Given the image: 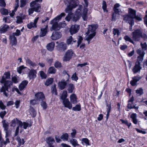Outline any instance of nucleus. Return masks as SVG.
<instances>
[{
    "instance_id": "40",
    "label": "nucleus",
    "mask_w": 147,
    "mask_h": 147,
    "mask_svg": "<svg viewBox=\"0 0 147 147\" xmlns=\"http://www.w3.org/2000/svg\"><path fill=\"white\" fill-rule=\"evenodd\" d=\"M51 90L52 91V93L55 95H57V91L56 89V86L55 84H54L51 87Z\"/></svg>"
},
{
    "instance_id": "51",
    "label": "nucleus",
    "mask_w": 147,
    "mask_h": 147,
    "mask_svg": "<svg viewBox=\"0 0 147 147\" xmlns=\"http://www.w3.org/2000/svg\"><path fill=\"white\" fill-rule=\"evenodd\" d=\"M18 120L17 118L14 119L12 120L11 121V126L14 127L16 123L17 124Z\"/></svg>"
},
{
    "instance_id": "4",
    "label": "nucleus",
    "mask_w": 147,
    "mask_h": 147,
    "mask_svg": "<svg viewBox=\"0 0 147 147\" xmlns=\"http://www.w3.org/2000/svg\"><path fill=\"white\" fill-rule=\"evenodd\" d=\"M77 0H72L67 5V7L65 9V11L66 13L68 14H72L71 11L73 8H75L78 5V3Z\"/></svg>"
},
{
    "instance_id": "26",
    "label": "nucleus",
    "mask_w": 147,
    "mask_h": 147,
    "mask_svg": "<svg viewBox=\"0 0 147 147\" xmlns=\"http://www.w3.org/2000/svg\"><path fill=\"white\" fill-rule=\"evenodd\" d=\"M58 47L60 49L63 51L66 50L67 48L66 44L63 42L59 43L58 45Z\"/></svg>"
},
{
    "instance_id": "64",
    "label": "nucleus",
    "mask_w": 147,
    "mask_h": 147,
    "mask_svg": "<svg viewBox=\"0 0 147 147\" xmlns=\"http://www.w3.org/2000/svg\"><path fill=\"white\" fill-rule=\"evenodd\" d=\"M16 3L15 6V11H16L18 7L19 6V0H15Z\"/></svg>"
},
{
    "instance_id": "25",
    "label": "nucleus",
    "mask_w": 147,
    "mask_h": 147,
    "mask_svg": "<svg viewBox=\"0 0 147 147\" xmlns=\"http://www.w3.org/2000/svg\"><path fill=\"white\" fill-rule=\"evenodd\" d=\"M128 14H127V15H129V16L134 18V17H135L136 15V11L131 8H128Z\"/></svg>"
},
{
    "instance_id": "13",
    "label": "nucleus",
    "mask_w": 147,
    "mask_h": 147,
    "mask_svg": "<svg viewBox=\"0 0 147 147\" xmlns=\"http://www.w3.org/2000/svg\"><path fill=\"white\" fill-rule=\"evenodd\" d=\"M124 20L127 23L129 24H132L134 23L133 18L129 16V15H125L123 16Z\"/></svg>"
},
{
    "instance_id": "37",
    "label": "nucleus",
    "mask_w": 147,
    "mask_h": 147,
    "mask_svg": "<svg viewBox=\"0 0 147 147\" xmlns=\"http://www.w3.org/2000/svg\"><path fill=\"white\" fill-rule=\"evenodd\" d=\"M120 6L119 3H117L115 4L114 6L113 10L114 12H121V11L119 10V9L118 8Z\"/></svg>"
},
{
    "instance_id": "15",
    "label": "nucleus",
    "mask_w": 147,
    "mask_h": 147,
    "mask_svg": "<svg viewBox=\"0 0 147 147\" xmlns=\"http://www.w3.org/2000/svg\"><path fill=\"white\" fill-rule=\"evenodd\" d=\"M48 29V25L47 24L41 28L40 33V37H43L46 35Z\"/></svg>"
},
{
    "instance_id": "2",
    "label": "nucleus",
    "mask_w": 147,
    "mask_h": 147,
    "mask_svg": "<svg viewBox=\"0 0 147 147\" xmlns=\"http://www.w3.org/2000/svg\"><path fill=\"white\" fill-rule=\"evenodd\" d=\"M65 14L64 13H62L61 14L57 16L54 19L52 20L50 22V24H52L51 27L50 28L51 31L53 30H60L61 27H65L66 24L64 23H60L58 24V22L64 16Z\"/></svg>"
},
{
    "instance_id": "5",
    "label": "nucleus",
    "mask_w": 147,
    "mask_h": 147,
    "mask_svg": "<svg viewBox=\"0 0 147 147\" xmlns=\"http://www.w3.org/2000/svg\"><path fill=\"white\" fill-rule=\"evenodd\" d=\"M133 39L136 41H139L143 35L142 32L139 30H136L132 32Z\"/></svg>"
},
{
    "instance_id": "32",
    "label": "nucleus",
    "mask_w": 147,
    "mask_h": 147,
    "mask_svg": "<svg viewBox=\"0 0 147 147\" xmlns=\"http://www.w3.org/2000/svg\"><path fill=\"white\" fill-rule=\"evenodd\" d=\"M120 12L114 13L112 15V20L113 21H115L116 20L119 18V14Z\"/></svg>"
},
{
    "instance_id": "63",
    "label": "nucleus",
    "mask_w": 147,
    "mask_h": 147,
    "mask_svg": "<svg viewBox=\"0 0 147 147\" xmlns=\"http://www.w3.org/2000/svg\"><path fill=\"white\" fill-rule=\"evenodd\" d=\"M102 8L103 10L104 11H107V6L106 4V2L105 1H103L102 3Z\"/></svg>"
},
{
    "instance_id": "49",
    "label": "nucleus",
    "mask_w": 147,
    "mask_h": 147,
    "mask_svg": "<svg viewBox=\"0 0 147 147\" xmlns=\"http://www.w3.org/2000/svg\"><path fill=\"white\" fill-rule=\"evenodd\" d=\"M0 12L2 14L4 15H7L8 13V10L4 8H3L1 9Z\"/></svg>"
},
{
    "instance_id": "48",
    "label": "nucleus",
    "mask_w": 147,
    "mask_h": 147,
    "mask_svg": "<svg viewBox=\"0 0 147 147\" xmlns=\"http://www.w3.org/2000/svg\"><path fill=\"white\" fill-rule=\"evenodd\" d=\"M40 76L42 79H45L47 77L46 74L43 71H40L39 73Z\"/></svg>"
},
{
    "instance_id": "30",
    "label": "nucleus",
    "mask_w": 147,
    "mask_h": 147,
    "mask_svg": "<svg viewBox=\"0 0 147 147\" xmlns=\"http://www.w3.org/2000/svg\"><path fill=\"white\" fill-rule=\"evenodd\" d=\"M26 63L28 64L31 68L33 67L34 68L35 67L37 66L36 64L35 63L33 62L29 59H28L26 60Z\"/></svg>"
},
{
    "instance_id": "33",
    "label": "nucleus",
    "mask_w": 147,
    "mask_h": 147,
    "mask_svg": "<svg viewBox=\"0 0 147 147\" xmlns=\"http://www.w3.org/2000/svg\"><path fill=\"white\" fill-rule=\"evenodd\" d=\"M2 122L4 131L8 130L9 127L8 123L7 122H6L5 120H3Z\"/></svg>"
},
{
    "instance_id": "42",
    "label": "nucleus",
    "mask_w": 147,
    "mask_h": 147,
    "mask_svg": "<svg viewBox=\"0 0 147 147\" xmlns=\"http://www.w3.org/2000/svg\"><path fill=\"white\" fill-rule=\"evenodd\" d=\"M67 96V91H64L62 94L61 98L63 100L66 99Z\"/></svg>"
},
{
    "instance_id": "60",
    "label": "nucleus",
    "mask_w": 147,
    "mask_h": 147,
    "mask_svg": "<svg viewBox=\"0 0 147 147\" xmlns=\"http://www.w3.org/2000/svg\"><path fill=\"white\" fill-rule=\"evenodd\" d=\"M82 142L86 144L88 146L90 145L89 140L86 138H83L82 139Z\"/></svg>"
},
{
    "instance_id": "29",
    "label": "nucleus",
    "mask_w": 147,
    "mask_h": 147,
    "mask_svg": "<svg viewBox=\"0 0 147 147\" xmlns=\"http://www.w3.org/2000/svg\"><path fill=\"white\" fill-rule=\"evenodd\" d=\"M12 45H16L17 44V41L16 38L14 36H11L10 37Z\"/></svg>"
},
{
    "instance_id": "57",
    "label": "nucleus",
    "mask_w": 147,
    "mask_h": 147,
    "mask_svg": "<svg viewBox=\"0 0 147 147\" xmlns=\"http://www.w3.org/2000/svg\"><path fill=\"white\" fill-rule=\"evenodd\" d=\"M143 57L141 56H138L137 58V60L136 63H138L139 64H140L143 59Z\"/></svg>"
},
{
    "instance_id": "1",
    "label": "nucleus",
    "mask_w": 147,
    "mask_h": 147,
    "mask_svg": "<svg viewBox=\"0 0 147 147\" xmlns=\"http://www.w3.org/2000/svg\"><path fill=\"white\" fill-rule=\"evenodd\" d=\"M10 79V74L9 71L5 72L0 82L3 84L4 86H2L1 90V92H3L4 95L6 96L8 95V89L10 87L12 84V82L7 79Z\"/></svg>"
},
{
    "instance_id": "14",
    "label": "nucleus",
    "mask_w": 147,
    "mask_h": 147,
    "mask_svg": "<svg viewBox=\"0 0 147 147\" xmlns=\"http://www.w3.org/2000/svg\"><path fill=\"white\" fill-rule=\"evenodd\" d=\"M141 69V64L138 63H136L135 65L132 69V71L134 74H136L140 72Z\"/></svg>"
},
{
    "instance_id": "21",
    "label": "nucleus",
    "mask_w": 147,
    "mask_h": 147,
    "mask_svg": "<svg viewBox=\"0 0 147 147\" xmlns=\"http://www.w3.org/2000/svg\"><path fill=\"white\" fill-rule=\"evenodd\" d=\"M28 83V82L27 80L23 81L19 86V88L20 90V91H22L25 88Z\"/></svg>"
},
{
    "instance_id": "36",
    "label": "nucleus",
    "mask_w": 147,
    "mask_h": 147,
    "mask_svg": "<svg viewBox=\"0 0 147 147\" xmlns=\"http://www.w3.org/2000/svg\"><path fill=\"white\" fill-rule=\"evenodd\" d=\"M53 78H49L45 82V85L47 86H49L53 82Z\"/></svg>"
},
{
    "instance_id": "7",
    "label": "nucleus",
    "mask_w": 147,
    "mask_h": 147,
    "mask_svg": "<svg viewBox=\"0 0 147 147\" xmlns=\"http://www.w3.org/2000/svg\"><path fill=\"white\" fill-rule=\"evenodd\" d=\"M31 7H33L34 11L36 12H39L40 11L41 6L40 4L37 3L36 1H33L30 4Z\"/></svg>"
},
{
    "instance_id": "46",
    "label": "nucleus",
    "mask_w": 147,
    "mask_h": 147,
    "mask_svg": "<svg viewBox=\"0 0 147 147\" xmlns=\"http://www.w3.org/2000/svg\"><path fill=\"white\" fill-rule=\"evenodd\" d=\"M120 120L122 122V123H124L128 127V128H129L131 125V123H129L127 120H123L122 119H120Z\"/></svg>"
},
{
    "instance_id": "56",
    "label": "nucleus",
    "mask_w": 147,
    "mask_h": 147,
    "mask_svg": "<svg viewBox=\"0 0 147 147\" xmlns=\"http://www.w3.org/2000/svg\"><path fill=\"white\" fill-rule=\"evenodd\" d=\"M140 44L142 50L145 51L147 50V45L146 42L143 43L141 42Z\"/></svg>"
},
{
    "instance_id": "59",
    "label": "nucleus",
    "mask_w": 147,
    "mask_h": 147,
    "mask_svg": "<svg viewBox=\"0 0 147 147\" xmlns=\"http://www.w3.org/2000/svg\"><path fill=\"white\" fill-rule=\"evenodd\" d=\"M71 78L72 80L77 81L78 80V77L77 76V74L76 73H75L72 75Z\"/></svg>"
},
{
    "instance_id": "47",
    "label": "nucleus",
    "mask_w": 147,
    "mask_h": 147,
    "mask_svg": "<svg viewBox=\"0 0 147 147\" xmlns=\"http://www.w3.org/2000/svg\"><path fill=\"white\" fill-rule=\"evenodd\" d=\"M69 135L68 134H63L61 137V138L63 140H67L68 139Z\"/></svg>"
},
{
    "instance_id": "3",
    "label": "nucleus",
    "mask_w": 147,
    "mask_h": 147,
    "mask_svg": "<svg viewBox=\"0 0 147 147\" xmlns=\"http://www.w3.org/2000/svg\"><path fill=\"white\" fill-rule=\"evenodd\" d=\"M97 28L96 25L95 24L89 25L88 28V31L86 34V36L85 39L88 42V44H89L90 40L96 35V30Z\"/></svg>"
},
{
    "instance_id": "45",
    "label": "nucleus",
    "mask_w": 147,
    "mask_h": 147,
    "mask_svg": "<svg viewBox=\"0 0 147 147\" xmlns=\"http://www.w3.org/2000/svg\"><path fill=\"white\" fill-rule=\"evenodd\" d=\"M144 51L142 49H139L137 50V52L139 56L144 57L145 53Z\"/></svg>"
},
{
    "instance_id": "41",
    "label": "nucleus",
    "mask_w": 147,
    "mask_h": 147,
    "mask_svg": "<svg viewBox=\"0 0 147 147\" xmlns=\"http://www.w3.org/2000/svg\"><path fill=\"white\" fill-rule=\"evenodd\" d=\"M3 145H5V141L2 137V135L0 132V147H2Z\"/></svg>"
},
{
    "instance_id": "6",
    "label": "nucleus",
    "mask_w": 147,
    "mask_h": 147,
    "mask_svg": "<svg viewBox=\"0 0 147 147\" xmlns=\"http://www.w3.org/2000/svg\"><path fill=\"white\" fill-rule=\"evenodd\" d=\"M84 1L85 6L84 7L83 10L82 17L84 20L86 21L88 18L87 13L88 10L87 7L88 6V2L87 0H84Z\"/></svg>"
},
{
    "instance_id": "18",
    "label": "nucleus",
    "mask_w": 147,
    "mask_h": 147,
    "mask_svg": "<svg viewBox=\"0 0 147 147\" xmlns=\"http://www.w3.org/2000/svg\"><path fill=\"white\" fill-rule=\"evenodd\" d=\"M68 80L65 81L64 80H62L58 83V86L59 89L61 90L64 89L67 84V81Z\"/></svg>"
},
{
    "instance_id": "53",
    "label": "nucleus",
    "mask_w": 147,
    "mask_h": 147,
    "mask_svg": "<svg viewBox=\"0 0 147 147\" xmlns=\"http://www.w3.org/2000/svg\"><path fill=\"white\" fill-rule=\"evenodd\" d=\"M12 81L14 83H17L18 82V76L17 75H15L12 77Z\"/></svg>"
},
{
    "instance_id": "22",
    "label": "nucleus",
    "mask_w": 147,
    "mask_h": 147,
    "mask_svg": "<svg viewBox=\"0 0 147 147\" xmlns=\"http://www.w3.org/2000/svg\"><path fill=\"white\" fill-rule=\"evenodd\" d=\"M69 141L70 144L73 147H76L79 146L77 140L75 139L74 138L70 139H69Z\"/></svg>"
},
{
    "instance_id": "20",
    "label": "nucleus",
    "mask_w": 147,
    "mask_h": 147,
    "mask_svg": "<svg viewBox=\"0 0 147 147\" xmlns=\"http://www.w3.org/2000/svg\"><path fill=\"white\" fill-rule=\"evenodd\" d=\"M15 139L18 142V145L17 146V147H20L21 145L24 144L25 143L24 139H21L18 136L16 137Z\"/></svg>"
},
{
    "instance_id": "38",
    "label": "nucleus",
    "mask_w": 147,
    "mask_h": 147,
    "mask_svg": "<svg viewBox=\"0 0 147 147\" xmlns=\"http://www.w3.org/2000/svg\"><path fill=\"white\" fill-rule=\"evenodd\" d=\"M76 40L73 39V38L72 36H70L69 38L67 40V43L68 45L72 44L73 42H76Z\"/></svg>"
},
{
    "instance_id": "24",
    "label": "nucleus",
    "mask_w": 147,
    "mask_h": 147,
    "mask_svg": "<svg viewBox=\"0 0 147 147\" xmlns=\"http://www.w3.org/2000/svg\"><path fill=\"white\" fill-rule=\"evenodd\" d=\"M130 118L132 119V121L135 124H137L138 122V120L137 119V114L136 113H132L130 116Z\"/></svg>"
},
{
    "instance_id": "61",
    "label": "nucleus",
    "mask_w": 147,
    "mask_h": 147,
    "mask_svg": "<svg viewBox=\"0 0 147 147\" xmlns=\"http://www.w3.org/2000/svg\"><path fill=\"white\" fill-rule=\"evenodd\" d=\"M41 105L42 107H43L44 109H45L47 108V105L46 103V102L43 100L41 101Z\"/></svg>"
},
{
    "instance_id": "52",
    "label": "nucleus",
    "mask_w": 147,
    "mask_h": 147,
    "mask_svg": "<svg viewBox=\"0 0 147 147\" xmlns=\"http://www.w3.org/2000/svg\"><path fill=\"white\" fill-rule=\"evenodd\" d=\"M124 39L126 41H128L131 43L134 44V41L132 40L128 36H125L124 37Z\"/></svg>"
},
{
    "instance_id": "23",
    "label": "nucleus",
    "mask_w": 147,
    "mask_h": 147,
    "mask_svg": "<svg viewBox=\"0 0 147 147\" xmlns=\"http://www.w3.org/2000/svg\"><path fill=\"white\" fill-rule=\"evenodd\" d=\"M70 102L71 103L76 104L77 102V98L76 95L74 94H72L70 96Z\"/></svg>"
},
{
    "instance_id": "31",
    "label": "nucleus",
    "mask_w": 147,
    "mask_h": 147,
    "mask_svg": "<svg viewBox=\"0 0 147 147\" xmlns=\"http://www.w3.org/2000/svg\"><path fill=\"white\" fill-rule=\"evenodd\" d=\"M29 112L32 117H34L36 116V113L33 108L30 107Z\"/></svg>"
},
{
    "instance_id": "43",
    "label": "nucleus",
    "mask_w": 147,
    "mask_h": 147,
    "mask_svg": "<svg viewBox=\"0 0 147 147\" xmlns=\"http://www.w3.org/2000/svg\"><path fill=\"white\" fill-rule=\"evenodd\" d=\"M26 67H24L23 65L21 66L18 67L17 70L18 72L20 74H21L23 72V70Z\"/></svg>"
},
{
    "instance_id": "17",
    "label": "nucleus",
    "mask_w": 147,
    "mask_h": 147,
    "mask_svg": "<svg viewBox=\"0 0 147 147\" xmlns=\"http://www.w3.org/2000/svg\"><path fill=\"white\" fill-rule=\"evenodd\" d=\"M39 19V17H37L35 18L34 20V22H31L28 24L27 25L28 28L30 29L32 28H35L37 27L36 24Z\"/></svg>"
},
{
    "instance_id": "54",
    "label": "nucleus",
    "mask_w": 147,
    "mask_h": 147,
    "mask_svg": "<svg viewBox=\"0 0 147 147\" xmlns=\"http://www.w3.org/2000/svg\"><path fill=\"white\" fill-rule=\"evenodd\" d=\"M113 34L114 35H117L118 36L119 35L120 32L118 29L114 28L113 29Z\"/></svg>"
},
{
    "instance_id": "19",
    "label": "nucleus",
    "mask_w": 147,
    "mask_h": 147,
    "mask_svg": "<svg viewBox=\"0 0 147 147\" xmlns=\"http://www.w3.org/2000/svg\"><path fill=\"white\" fill-rule=\"evenodd\" d=\"M141 78L138 76L134 77L132 78V80L130 81V84L132 86H134Z\"/></svg>"
},
{
    "instance_id": "11",
    "label": "nucleus",
    "mask_w": 147,
    "mask_h": 147,
    "mask_svg": "<svg viewBox=\"0 0 147 147\" xmlns=\"http://www.w3.org/2000/svg\"><path fill=\"white\" fill-rule=\"evenodd\" d=\"M73 52L71 50H69L66 53L63 58V61H69L72 55Z\"/></svg>"
},
{
    "instance_id": "10",
    "label": "nucleus",
    "mask_w": 147,
    "mask_h": 147,
    "mask_svg": "<svg viewBox=\"0 0 147 147\" xmlns=\"http://www.w3.org/2000/svg\"><path fill=\"white\" fill-rule=\"evenodd\" d=\"M80 29V26L77 25L71 26L69 32L71 35L77 33Z\"/></svg>"
},
{
    "instance_id": "8",
    "label": "nucleus",
    "mask_w": 147,
    "mask_h": 147,
    "mask_svg": "<svg viewBox=\"0 0 147 147\" xmlns=\"http://www.w3.org/2000/svg\"><path fill=\"white\" fill-rule=\"evenodd\" d=\"M35 99L39 102L45 100V97L44 94L42 92L36 93L35 95Z\"/></svg>"
},
{
    "instance_id": "35",
    "label": "nucleus",
    "mask_w": 147,
    "mask_h": 147,
    "mask_svg": "<svg viewBox=\"0 0 147 147\" xmlns=\"http://www.w3.org/2000/svg\"><path fill=\"white\" fill-rule=\"evenodd\" d=\"M67 90L69 93H72L74 89V86L73 84H70L68 85Z\"/></svg>"
},
{
    "instance_id": "58",
    "label": "nucleus",
    "mask_w": 147,
    "mask_h": 147,
    "mask_svg": "<svg viewBox=\"0 0 147 147\" xmlns=\"http://www.w3.org/2000/svg\"><path fill=\"white\" fill-rule=\"evenodd\" d=\"M136 93L139 95H141L143 93V90L142 88H140L136 90Z\"/></svg>"
},
{
    "instance_id": "16",
    "label": "nucleus",
    "mask_w": 147,
    "mask_h": 147,
    "mask_svg": "<svg viewBox=\"0 0 147 147\" xmlns=\"http://www.w3.org/2000/svg\"><path fill=\"white\" fill-rule=\"evenodd\" d=\"M63 103L65 107L69 109H71L72 108V103L68 99L63 100Z\"/></svg>"
},
{
    "instance_id": "39",
    "label": "nucleus",
    "mask_w": 147,
    "mask_h": 147,
    "mask_svg": "<svg viewBox=\"0 0 147 147\" xmlns=\"http://www.w3.org/2000/svg\"><path fill=\"white\" fill-rule=\"evenodd\" d=\"M47 142L49 145H51L54 142V140L53 138L49 137L47 138Z\"/></svg>"
},
{
    "instance_id": "34",
    "label": "nucleus",
    "mask_w": 147,
    "mask_h": 147,
    "mask_svg": "<svg viewBox=\"0 0 147 147\" xmlns=\"http://www.w3.org/2000/svg\"><path fill=\"white\" fill-rule=\"evenodd\" d=\"M82 8V6L81 5H79L78 6V8L77 9L76 11L75 14L78 16H80L81 15L82 16V14L83 13L81 12V9Z\"/></svg>"
},
{
    "instance_id": "50",
    "label": "nucleus",
    "mask_w": 147,
    "mask_h": 147,
    "mask_svg": "<svg viewBox=\"0 0 147 147\" xmlns=\"http://www.w3.org/2000/svg\"><path fill=\"white\" fill-rule=\"evenodd\" d=\"M48 72L49 74H55L56 72V69L54 67H50L49 69Z\"/></svg>"
},
{
    "instance_id": "62",
    "label": "nucleus",
    "mask_w": 147,
    "mask_h": 147,
    "mask_svg": "<svg viewBox=\"0 0 147 147\" xmlns=\"http://www.w3.org/2000/svg\"><path fill=\"white\" fill-rule=\"evenodd\" d=\"M72 131L71 133V136L72 138H74L75 137L76 134V130L75 129H72Z\"/></svg>"
},
{
    "instance_id": "27",
    "label": "nucleus",
    "mask_w": 147,
    "mask_h": 147,
    "mask_svg": "<svg viewBox=\"0 0 147 147\" xmlns=\"http://www.w3.org/2000/svg\"><path fill=\"white\" fill-rule=\"evenodd\" d=\"M54 46V43L53 42H51L48 44L46 47L48 51H51L53 50Z\"/></svg>"
},
{
    "instance_id": "44",
    "label": "nucleus",
    "mask_w": 147,
    "mask_h": 147,
    "mask_svg": "<svg viewBox=\"0 0 147 147\" xmlns=\"http://www.w3.org/2000/svg\"><path fill=\"white\" fill-rule=\"evenodd\" d=\"M81 110V107L80 104L77 105L72 108V110L75 111H80Z\"/></svg>"
},
{
    "instance_id": "9",
    "label": "nucleus",
    "mask_w": 147,
    "mask_h": 147,
    "mask_svg": "<svg viewBox=\"0 0 147 147\" xmlns=\"http://www.w3.org/2000/svg\"><path fill=\"white\" fill-rule=\"evenodd\" d=\"M37 72L36 70L31 69L28 74V77L30 80L34 79L36 76Z\"/></svg>"
},
{
    "instance_id": "12",
    "label": "nucleus",
    "mask_w": 147,
    "mask_h": 147,
    "mask_svg": "<svg viewBox=\"0 0 147 147\" xmlns=\"http://www.w3.org/2000/svg\"><path fill=\"white\" fill-rule=\"evenodd\" d=\"M61 36L62 35L60 32H53L51 37L52 40H56L61 38Z\"/></svg>"
},
{
    "instance_id": "28",
    "label": "nucleus",
    "mask_w": 147,
    "mask_h": 147,
    "mask_svg": "<svg viewBox=\"0 0 147 147\" xmlns=\"http://www.w3.org/2000/svg\"><path fill=\"white\" fill-rule=\"evenodd\" d=\"M9 28V26L6 24L4 25L2 27H0V31L1 33H4L6 32Z\"/></svg>"
},
{
    "instance_id": "55",
    "label": "nucleus",
    "mask_w": 147,
    "mask_h": 147,
    "mask_svg": "<svg viewBox=\"0 0 147 147\" xmlns=\"http://www.w3.org/2000/svg\"><path fill=\"white\" fill-rule=\"evenodd\" d=\"M28 0H20V7H24L26 4Z\"/></svg>"
}]
</instances>
